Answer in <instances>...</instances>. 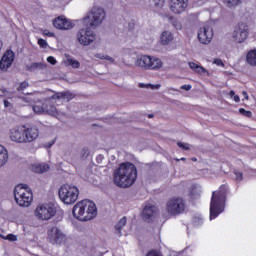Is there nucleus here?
I'll return each mask as SVG.
<instances>
[{"mask_svg":"<svg viewBox=\"0 0 256 256\" xmlns=\"http://www.w3.org/2000/svg\"><path fill=\"white\" fill-rule=\"evenodd\" d=\"M137 181V166L131 162H125L114 171L113 183L116 187L127 189Z\"/></svg>","mask_w":256,"mask_h":256,"instance_id":"nucleus-1","label":"nucleus"},{"mask_svg":"<svg viewBox=\"0 0 256 256\" xmlns=\"http://www.w3.org/2000/svg\"><path fill=\"white\" fill-rule=\"evenodd\" d=\"M227 195H229V185L222 184L218 190L212 192L210 201V220L217 219L223 211L227 203Z\"/></svg>","mask_w":256,"mask_h":256,"instance_id":"nucleus-2","label":"nucleus"},{"mask_svg":"<svg viewBox=\"0 0 256 256\" xmlns=\"http://www.w3.org/2000/svg\"><path fill=\"white\" fill-rule=\"evenodd\" d=\"M72 213L78 221H91L97 217V205L91 200H82L73 207Z\"/></svg>","mask_w":256,"mask_h":256,"instance_id":"nucleus-3","label":"nucleus"},{"mask_svg":"<svg viewBox=\"0 0 256 256\" xmlns=\"http://www.w3.org/2000/svg\"><path fill=\"white\" fill-rule=\"evenodd\" d=\"M14 199L20 207H29L33 203V191L27 184H19L14 188Z\"/></svg>","mask_w":256,"mask_h":256,"instance_id":"nucleus-4","label":"nucleus"},{"mask_svg":"<svg viewBox=\"0 0 256 256\" xmlns=\"http://www.w3.org/2000/svg\"><path fill=\"white\" fill-rule=\"evenodd\" d=\"M60 201L65 205H73L79 199V188L75 185L64 184L58 190Z\"/></svg>","mask_w":256,"mask_h":256,"instance_id":"nucleus-5","label":"nucleus"},{"mask_svg":"<svg viewBox=\"0 0 256 256\" xmlns=\"http://www.w3.org/2000/svg\"><path fill=\"white\" fill-rule=\"evenodd\" d=\"M166 211L172 217L184 215V213H187V202L183 197L174 196L167 201Z\"/></svg>","mask_w":256,"mask_h":256,"instance_id":"nucleus-6","label":"nucleus"},{"mask_svg":"<svg viewBox=\"0 0 256 256\" xmlns=\"http://www.w3.org/2000/svg\"><path fill=\"white\" fill-rule=\"evenodd\" d=\"M136 65L142 69L157 71V69H161V67H163V62L159 58L143 55L136 61Z\"/></svg>","mask_w":256,"mask_h":256,"instance_id":"nucleus-7","label":"nucleus"},{"mask_svg":"<svg viewBox=\"0 0 256 256\" xmlns=\"http://www.w3.org/2000/svg\"><path fill=\"white\" fill-rule=\"evenodd\" d=\"M56 213L57 209L53 204H40L35 209V216L40 221H49V219L55 217Z\"/></svg>","mask_w":256,"mask_h":256,"instance_id":"nucleus-8","label":"nucleus"},{"mask_svg":"<svg viewBox=\"0 0 256 256\" xmlns=\"http://www.w3.org/2000/svg\"><path fill=\"white\" fill-rule=\"evenodd\" d=\"M105 19V10L103 8H93L92 11L84 18V22L90 21V27L101 25Z\"/></svg>","mask_w":256,"mask_h":256,"instance_id":"nucleus-9","label":"nucleus"},{"mask_svg":"<svg viewBox=\"0 0 256 256\" xmlns=\"http://www.w3.org/2000/svg\"><path fill=\"white\" fill-rule=\"evenodd\" d=\"M77 39L80 45L87 47L88 45H91L93 41H95L96 35L93 33L91 28H82L77 33Z\"/></svg>","mask_w":256,"mask_h":256,"instance_id":"nucleus-10","label":"nucleus"},{"mask_svg":"<svg viewBox=\"0 0 256 256\" xmlns=\"http://www.w3.org/2000/svg\"><path fill=\"white\" fill-rule=\"evenodd\" d=\"M249 37V28L247 24L241 22L235 27L233 32V39L236 43H244Z\"/></svg>","mask_w":256,"mask_h":256,"instance_id":"nucleus-11","label":"nucleus"},{"mask_svg":"<svg viewBox=\"0 0 256 256\" xmlns=\"http://www.w3.org/2000/svg\"><path fill=\"white\" fill-rule=\"evenodd\" d=\"M48 239L50 243L61 245V243H64L66 236L63 234V232L57 228L56 226H52L47 231Z\"/></svg>","mask_w":256,"mask_h":256,"instance_id":"nucleus-12","label":"nucleus"},{"mask_svg":"<svg viewBox=\"0 0 256 256\" xmlns=\"http://www.w3.org/2000/svg\"><path fill=\"white\" fill-rule=\"evenodd\" d=\"M52 23L55 29H59L60 31H69L75 27V24L65 16H58L54 18Z\"/></svg>","mask_w":256,"mask_h":256,"instance_id":"nucleus-13","label":"nucleus"},{"mask_svg":"<svg viewBox=\"0 0 256 256\" xmlns=\"http://www.w3.org/2000/svg\"><path fill=\"white\" fill-rule=\"evenodd\" d=\"M13 61H15V52L11 49L6 50L0 59V71H7L13 65Z\"/></svg>","mask_w":256,"mask_h":256,"instance_id":"nucleus-14","label":"nucleus"},{"mask_svg":"<svg viewBox=\"0 0 256 256\" xmlns=\"http://www.w3.org/2000/svg\"><path fill=\"white\" fill-rule=\"evenodd\" d=\"M198 39L203 45H208L213 40V28L209 25H206L199 29Z\"/></svg>","mask_w":256,"mask_h":256,"instance_id":"nucleus-15","label":"nucleus"},{"mask_svg":"<svg viewBox=\"0 0 256 256\" xmlns=\"http://www.w3.org/2000/svg\"><path fill=\"white\" fill-rule=\"evenodd\" d=\"M26 143H33L39 137V128L36 125H23Z\"/></svg>","mask_w":256,"mask_h":256,"instance_id":"nucleus-16","label":"nucleus"},{"mask_svg":"<svg viewBox=\"0 0 256 256\" xmlns=\"http://www.w3.org/2000/svg\"><path fill=\"white\" fill-rule=\"evenodd\" d=\"M9 137L10 140L14 143H27L25 139V130L23 128V125L10 129Z\"/></svg>","mask_w":256,"mask_h":256,"instance_id":"nucleus-17","label":"nucleus"},{"mask_svg":"<svg viewBox=\"0 0 256 256\" xmlns=\"http://www.w3.org/2000/svg\"><path fill=\"white\" fill-rule=\"evenodd\" d=\"M189 7V0H170V11L179 15Z\"/></svg>","mask_w":256,"mask_h":256,"instance_id":"nucleus-18","label":"nucleus"},{"mask_svg":"<svg viewBox=\"0 0 256 256\" xmlns=\"http://www.w3.org/2000/svg\"><path fill=\"white\" fill-rule=\"evenodd\" d=\"M51 99H62V101H71L72 99H75V94L71 93L70 91L57 92L51 97Z\"/></svg>","mask_w":256,"mask_h":256,"instance_id":"nucleus-19","label":"nucleus"},{"mask_svg":"<svg viewBox=\"0 0 256 256\" xmlns=\"http://www.w3.org/2000/svg\"><path fill=\"white\" fill-rule=\"evenodd\" d=\"M155 215V206L148 205L145 206L142 211V217L144 221H148V223L151 221V218Z\"/></svg>","mask_w":256,"mask_h":256,"instance_id":"nucleus-20","label":"nucleus"},{"mask_svg":"<svg viewBox=\"0 0 256 256\" xmlns=\"http://www.w3.org/2000/svg\"><path fill=\"white\" fill-rule=\"evenodd\" d=\"M173 39H175L173 33L170 31H164L160 36V43L161 45H169V43L173 42Z\"/></svg>","mask_w":256,"mask_h":256,"instance_id":"nucleus-21","label":"nucleus"},{"mask_svg":"<svg viewBox=\"0 0 256 256\" xmlns=\"http://www.w3.org/2000/svg\"><path fill=\"white\" fill-rule=\"evenodd\" d=\"M31 171H33V173H47V171H49V166L46 163L32 164Z\"/></svg>","mask_w":256,"mask_h":256,"instance_id":"nucleus-22","label":"nucleus"},{"mask_svg":"<svg viewBox=\"0 0 256 256\" xmlns=\"http://www.w3.org/2000/svg\"><path fill=\"white\" fill-rule=\"evenodd\" d=\"M9 160V154L7 153V149L0 145V167H3L7 161Z\"/></svg>","mask_w":256,"mask_h":256,"instance_id":"nucleus-23","label":"nucleus"},{"mask_svg":"<svg viewBox=\"0 0 256 256\" xmlns=\"http://www.w3.org/2000/svg\"><path fill=\"white\" fill-rule=\"evenodd\" d=\"M246 61L248 65H251L252 67H256V50H250L246 54Z\"/></svg>","mask_w":256,"mask_h":256,"instance_id":"nucleus-24","label":"nucleus"},{"mask_svg":"<svg viewBox=\"0 0 256 256\" xmlns=\"http://www.w3.org/2000/svg\"><path fill=\"white\" fill-rule=\"evenodd\" d=\"M188 65L192 71L195 73H207V69L205 67L195 63V62H188Z\"/></svg>","mask_w":256,"mask_h":256,"instance_id":"nucleus-25","label":"nucleus"},{"mask_svg":"<svg viewBox=\"0 0 256 256\" xmlns=\"http://www.w3.org/2000/svg\"><path fill=\"white\" fill-rule=\"evenodd\" d=\"M44 111L48 113V115H52L53 117H56V115H59V112L57 111V108L55 105L49 103V104H44Z\"/></svg>","mask_w":256,"mask_h":256,"instance_id":"nucleus-26","label":"nucleus"},{"mask_svg":"<svg viewBox=\"0 0 256 256\" xmlns=\"http://www.w3.org/2000/svg\"><path fill=\"white\" fill-rule=\"evenodd\" d=\"M125 225H127V217H123L120 219V221L116 224L115 229L118 233H121V230L123 229V227H125Z\"/></svg>","mask_w":256,"mask_h":256,"instance_id":"nucleus-27","label":"nucleus"},{"mask_svg":"<svg viewBox=\"0 0 256 256\" xmlns=\"http://www.w3.org/2000/svg\"><path fill=\"white\" fill-rule=\"evenodd\" d=\"M223 3H225L227 7H237V5H240L241 0H223Z\"/></svg>","mask_w":256,"mask_h":256,"instance_id":"nucleus-28","label":"nucleus"},{"mask_svg":"<svg viewBox=\"0 0 256 256\" xmlns=\"http://www.w3.org/2000/svg\"><path fill=\"white\" fill-rule=\"evenodd\" d=\"M239 114L243 115L244 117H248L249 119H251L253 117V112H251L249 110H245V108H240Z\"/></svg>","mask_w":256,"mask_h":256,"instance_id":"nucleus-29","label":"nucleus"},{"mask_svg":"<svg viewBox=\"0 0 256 256\" xmlns=\"http://www.w3.org/2000/svg\"><path fill=\"white\" fill-rule=\"evenodd\" d=\"M68 63L71 65V67H73V69H79V67H81V63H79L77 60L68 59Z\"/></svg>","mask_w":256,"mask_h":256,"instance_id":"nucleus-30","label":"nucleus"},{"mask_svg":"<svg viewBox=\"0 0 256 256\" xmlns=\"http://www.w3.org/2000/svg\"><path fill=\"white\" fill-rule=\"evenodd\" d=\"M27 87H29V82L24 81V82L20 83V85L17 88V91H25V89H27Z\"/></svg>","mask_w":256,"mask_h":256,"instance_id":"nucleus-31","label":"nucleus"},{"mask_svg":"<svg viewBox=\"0 0 256 256\" xmlns=\"http://www.w3.org/2000/svg\"><path fill=\"white\" fill-rule=\"evenodd\" d=\"M38 45L42 49H45L47 47V40H45L43 38L38 39Z\"/></svg>","mask_w":256,"mask_h":256,"instance_id":"nucleus-32","label":"nucleus"},{"mask_svg":"<svg viewBox=\"0 0 256 256\" xmlns=\"http://www.w3.org/2000/svg\"><path fill=\"white\" fill-rule=\"evenodd\" d=\"M234 175H236V181H243V172H239V170H234Z\"/></svg>","mask_w":256,"mask_h":256,"instance_id":"nucleus-33","label":"nucleus"},{"mask_svg":"<svg viewBox=\"0 0 256 256\" xmlns=\"http://www.w3.org/2000/svg\"><path fill=\"white\" fill-rule=\"evenodd\" d=\"M177 145L180 147V149H184V151H189V144H185L183 142H177Z\"/></svg>","mask_w":256,"mask_h":256,"instance_id":"nucleus-34","label":"nucleus"},{"mask_svg":"<svg viewBox=\"0 0 256 256\" xmlns=\"http://www.w3.org/2000/svg\"><path fill=\"white\" fill-rule=\"evenodd\" d=\"M44 65V63H33L31 64L30 69H41Z\"/></svg>","mask_w":256,"mask_h":256,"instance_id":"nucleus-35","label":"nucleus"},{"mask_svg":"<svg viewBox=\"0 0 256 256\" xmlns=\"http://www.w3.org/2000/svg\"><path fill=\"white\" fill-rule=\"evenodd\" d=\"M214 63L215 65H217L218 67H225V63H223L222 59L216 58L214 59Z\"/></svg>","mask_w":256,"mask_h":256,"instance_id":"nucleus-36","label":"nucleus"},{"mask_svg":"<svg viewBox=\"0 0 256 256\" xmlns=\"http://www.w3.org/2000/svg\"><path fill=\"white\" fill-rule=\"evenodd\" d=\"M82 158L83 159H85V157H89V148L88 147H84L83 149H82Z\"/></svg>","mask_w":256,"mask_h":256,"instance_id":"nucleus-37","label":"nucleus"},{"mask_svg":"<svg viewBox=\"0 0 256 256\" xmlns=\"http://www.w3.org/2000/svg\"><path fill=\"white\" fill-rule=\"evenodd\" d=\"M145 256H162L157 250H150Z\"/></svg>","mask_w":256,"mask_h":256,"instance_id":"nucleus-38","label":"nucleus"},{"mask_svg":"<svg viewBox=\"0 0 256 256\" xmlns=\"http://www.w3.org/2000/svg\"><path fill=\"white\" fill-rule=\"evenodd\" d=\"M47 61L50 63V65H57V59H55L53 56H49Z\"/></svg>","mask_w":256,"mask_h":256,"instance_id":"nucleus-39","label":"nucleus"},{"mask_svg":"<svg viewBox=\"0 0 256 256\" xmlns=\"http://www.w3.org/2000/svg\"><path fill=\"white\" fill-rule=\"evenodd\" d=\"M33 110L35 111V113H43V111H45V106L43 107L34 106Z\"/></svg>","mask_w":256,"mask_h":256,"instance_id":"nucleus-40","label":"nucleus"},{"mask_svg":"<svg viewBox=\"0 0 256 256\" xmlns=\"http://www.w3.org/2000/svg\"><path fill=\"white\" fill-rule=\"evenodd\" d=\"M193 86H191V84H185V85H182L180 87V89L184 90V91H191Z\"/></svg>","mask_w":256,"mask_h":256,"instance_id":"nucleus-41","label":"nucleus"},{"mask_svg":"<svg viewBox=\"0 0 256 256\" xmlns=\"http://www.w3.org/2000/svg\"><path fill=\"white\" fill-rule=\"evenodd\" d=\"M139 87L141 89H144V87H150L151 89H155V86L152 84H143V83H139Z\"/></svg>","mask_w":256,"mask_h":256,"instance_id":"nucleus-42","label":"nucleus"},{"mask_svg":"<svg viewBox=\"0 0 256 256\" xmlns=\"http://www.w3.org/2000/svg\"><path fill=\"white\" fill-rule=\"evenodd\" d=\"M43 35H46L47 37H55V33L49 32V30H44Z\"/></svg>","mask_w":256,"mask_h":256,"instance_id":"nucleus-43","label":"nucleus"},{"mask_svg":"<svg viewBox=\"0 0 256 256\" xmlns=\"http://www.w3.org/2000/svg\"><path fill=\"white\" fill-rule=\"evenodd\" d=\"M165 5V0H158V2H155L156 7H163Z\"/></svg>","mask_w":256,"mask_h":256,"instance_id":"nucleus-44","label":"nucleus"},{"mask_svg":"<svg viewBox=\"0 0 256 256\" xmlns=\"http://www.w3.org/2000/svg\"><path fill=\"white\" fill-rule=\"evenodd\" d=\"M7 239H9V241H17V236L13 234H8Z\"/></svg>","mask_w":256,"mask_h":256,"instance_id":"nucleus-45","label":"nucleus"},{"mask_svg":"<svg viewBox=\"0 0 256 256\" xmlns=\"http://www.w3.org/2000/svg\"><path fill=\"white\" fill-rule=\"evenodd\" d=\"M233 99H234L235 103H239L241 101V98H239V95H234Z\"/></svg>","mask_w":256,"mask_h":256,"instance_id":"nucleus-46","label":"nucleus"},{"mask_svg":"<svg viewBox=\"0 0 256 256\" xmlns=\"http://www.w3.org/2000/svg\"><path fill=\"white\" fill-rule=\"evenodd\" d=\"M11 105V103L7 100H4V106L5 107H9Z\"/></svg>","mask_w":256,"mask_h":256,"instance_id":"nucleus-47","label":"nucleus"},{"mask_svg":"<svg viewBox=\"0 0 256 256\" xmlns=\"http://www.w3.org/2000/svg\"><path fill=\"white\" fill-rule=\"evenodd\" d=\"M130 29H133L135 27V22L129 23Z\"/></svg>","mask_w":256,"mask_h":256,"instance_id":"nucleus-48","label":"nucleus"},{"mask_svg":"<svg viewBox=\"0 0 256 256\" xmlns=\"http://www.w3.org/2000/svg\"><path fill=\"white\" fill-rule=\"evenodd\" d=\"M230 97H233L235 95V91L234 90H231L230 93H229Z\"/></svg>","mask_w":256,"mask_h":256,"instance_id":"nucleus-49","label":"nucleus"},{"mask_svg":"<svg viewBox=\"0 0 256 256\" xmlns=\"http://www.w3.org/2000/svg\"><path fill=\"white\" fill-rule=\"evenodd\" d=\"M243 95H244L245 99H249V95H247V92L244 91Z\"/></svg>","mask_w":256,"mask_h":256,"instance_id":"nucleus-50","label":"nucleus"},{"mask_svg":"<svg viewBox=\"0 0 256 256\" xmlns=\"http://www.w3.org/2000/svg\"><path fill=\"white\" fill-rule=\"evenodd\" d=\"M3 49V41L0 39V51Z\"/></svg>","mask_w":256,"mask_h":256,"instance_id":"nucleus-51","label":"nucleus"},{"mask_svg":"<svg viewBox=\"0 0 256 256\" xmlns=\"http://www.w3.org/2000/svg\"><path fill=\"white\" fill-rule=\"evenodd\" d=\"M191 161H193L194 163L197 162V157H192Z\"/></svg>","mask_w":256,"mask_h":256,"instance_id":"nucleus-52","label":"nucleus"},{"mask_svg":"<svg viewBox=\"0 0 256 256\" xmlns=\"http://www.w3.org/2000/svg\"><path fill=\"white\" fill-rule=\"evenodd\" d=\"M105 59H107L108 61H113V58H111L109 56L105 57Z\"/></svg>","mask_w":256,"mask_h":256,"instance_id":"nucleus-53","label":"nucleus"},{"mask_svg":"<svg viewBox=\"0 0 256 256\" xmlns=\"http://www.w3.org/2000/svg\"><path fill=\"white\" fill-rule=\"evenodd\" d=\"M180 161H187V158L182 157V158H180Z\"/></svg>","mask_w":256,"mask_h":256,"instance_id":"nucleus-54","label":"nucleus"},{"mask_svg":"<svg viewBox=\"0 0 256 256\" xmlns=\"http://www.w3.org/2000/svg\"><path fill=\"white\" fill-rule=\"evenodd\" d=\"M148 117H149V119H153L154 116H153V114H149Z\"/></svg>","mask_w":256,"mask_h":256,"instance_id":"nucleus-55","label":"nucleus"},{"mask_svg":"<svg viewBox=\"0 0 256 256\" xmlns=\"http://www.w3.org/2000/svg\"><path fill=\"white\" fill-rule=\"evenodd\" d=\"M99 159H103V157L100 155L97 157V161H99Z\"/></svg>","mask_w":256,"mask_h":256,"instance_id":"nucleus-56","label":"nucleus"},{"mask_svg":"<svg viewBox=\"0 0 256 256\" xmlns=\"http://www.w3.org/2000/svg\"><path fill=\"white\" fill-rule=\"evenodd\" d=\"M53 143H55V142H52V143L49 145V147H51V145H53Z\"/></svg>","mask_w":256,"mask_h":256,"instance_id":"nucleus-57","label":"nucleus"},{"mask_svg":"<svg viewBox=\"0 0 256 256\" xmlns=\"http://www.w3.org/2000/svg\"><path fill=\"white\" fill-rule=\"evenodd\" d=\"M96 57L101 58L99 55H96Z\"/></svg>","mask_w":256,"mask_h":256,"instance_id":"nucleus-58","label":"nucleus"},{"mask_svg":"<svg viewBox=\"0 0 256 256\" xmlns=\"http://www.w3.org/2000/svg\"><path fill=\"white\" fill-rule=\"evenodd\" d=\"M156 87H157V89H159V85H157Z\"/></svg>","mask_w":256,"mask_h":256,"instance_id":"nucleus-59","label":"nucleus"}]
</instances>
